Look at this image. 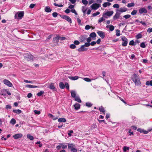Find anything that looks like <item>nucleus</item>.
<instances>
[{
	"instance_id": "f257e3e1",
	"label": "nucleus",
	"mask_w": 152,
	"mask_h": 152,
	"mask_svg": "<svg viewBox=\"0 0 152 152\" xmlns=\"http://www.w3.org/2000/svg\"><path fill=\"white\" fill-rule=\"evenodd\" d=\"M132 80L136 86L139 85L141 84L140 79L136 74H134L133 75Z\"/></svg>"
},
{
	"instance_id": "f03ea898",
	"label": "nucleus",
	"mask_w": 152,
	"mask_h": 152,
	"mask_svg": "<svg viewBox=\"0 0 152 152\" xmlns=\"http://www.w3.org/2000/svg\"><path fill=\"white\" fill-rule=\"evenodd\" d=\"M24 15V12H19L15 14V18L21 19L23 16Z\"/></svg>"
},
{
	"instance_id": "7ed1b4c3",
	"label": "nucleus",
	"mask_w": 152,
	"mask_h": 152,
	"mask_svg": "<svg viewBox=\"0 0 152 152\" xmlns=\"http://www.w3.org/2000/svg\"><path fill=\"white\" fill-rule=\"evenodd\" d=\"M113 13L114 12L113 11H107L103 13L102 16L104 17L107 18L106 16L110 17L113 15Z\"/></svg>"
},
{
	"instance_id": "20e7f679",
	"label": "nucleus",
	"mask_w": 152,
	"mask_h": 152,
	"mask_svg": "<svg viewBox=\"0 0 152 152\" xmlns=\"http://www.w3.org/2000/svg\"><path fill=\"white\" fill-rule=\"evenodd\" d=\"M121 40L123 41L122 45L124 47L126 46L128 43L127 39L124 36H123L121 37Z\"/></svg>"
},
{
	"instance_id": "39448f33",
	"label": "nucleus",
	"mask_w": 152,
	"mask_h": 152,
	"mask_svg": "<svg viewBox=\"0 0 152 152\" xmlns=\"http://www.w3.org/2000/svg\"><path fill=\"white\" fill-rule=\"evenodd\" d=\"M4 84L7 85L9 87H11L12 86V84L8 80L5 79L3 80Z\"/></svg>"
},
{
	"instance_id": "423d86ee",
	"label": "nucleus",
	"mask_w": 152,
	"mask_h": 152,
	"mask_svg": "<svg viewBox=\"0 0 152 152\" xmlns=\"http://www.w3.org/2000/svg\"><path fill=\"white\" fill-rule=\"evenodd\" d=\"M116 10L119 13H121L126 11L127 10V9L125 7H122L120 8L119 9H117Z\"/></svg>"
},
{
	"instance_id": "0eeeda50",
	"label": "nucleus",
	"mask_w": 152,
	"mask_h": 152,
	"mask_svg": "<svg viewBox=\"0 0 152 152\" xmlns=\"http://www.w3.org/2000/svg\"><path fill=\"white\" fill-rule=\"evenodd\" d=\"M100 7V4L95 3L91 6V7L92 9L97 10Z\"/></svg>"
},
{
	"instance_id": "6e6552de",
	"label": "nucleus",
	"mask_w": 152,
	"mask_h": 152,
	"mask_svg": "<svg viewBox=\"0 0 152 152\" xmlns=\"http://www.w3.org/2000/svg\"><path fill=\"white\" fill-rule=\"evenodd\" d=\"M139 12L140 14L146 13L147 12V10L145 7H142L139 9Z\"/></svg>"
},
{
	"instance_id": "1a4fd4ad",
	"label": "nucleus",
	"mask_w": 152,
	"mask_h": 152,
	"mask_svg": "<svg viewBox=\"0 0 152 152\" xmlns=\"http://www.w3.org/2000/svg\"><path fill=\"white\" fill-rule=\"evenodd\" d=\"M61 18L68 21L69 23L72 22L71 19L67 15H63L61 16Z\"/></svg>"
},
{
	"instance_id": "9d476101",
	"label": "nucleus",
	"mask_w": 152,
	"mask_h": 152,
	"mask_svg": "<svg viewBox=\"0 0 152 152\" xmlns=\"http://www.w3.org/2000/svg\"><path fill=\"white\" fill-rule=\"evenodd\" d=\"M121 15V13H119L117 10H116V13L113 17V19L114 20H116L118 19Z\"/></svg>"
},
{
	"instance_id": "9b49d317",
	"label": "nucleus",
	"mask_w": 152,
	"mask_h": 152,
	"mask_svg": "<svg viewBox=\"0 0 152 152\" xmlns=\"http://www.w3.org/2000/svg\"><path fill=\"white\" fill-rule=\"evenodd\" d=\"M151 130H149L147 131L144 129L139 128L137 129V131L141 133H143L144 134H147L148 133V132H150Z\"/></svg>"
},
{
	"instance_id": "f8f14e48",
	"label": "nucleus",
	"mask_w": 152,
	"mask_h": 152,
	"mask_svg": "<svg viewBox=\"0 0 152 152\" xmlns=\"http://www.w3.org/2000/svg\"><path fill=\"white\" fill-rule=\"evenodd\" d=\"M87 50V49L85 48L84 45H82L81 47L77 49L79 52H83Z\"/></svg>"
},
{
	"instance_id": "ddd939ff",
	"label": "nucleus",
	"mask_w": 152,
	"mask_h": 152,
	"mask_svg": "<svg viewBox=\"0 0 152 152\" xmlns=\"http://www.w3.org/2000/svg\"><path fill=\"white\" fill-rule=\"evenodd\" d=\"M97 34L101 37L102 39L104 38L105 37V34L104 32L102 31H99L97 32Z\"/></svg>"
},
{
	"instance_id": "4468645a",
	"label": "nucleus",
	"mask_w": 152,
	"mask_h": 152,
	"mask_svg": "<svg viewBox=\"0 0 152 152\" xmlns=\"http://www.w3.org/2000/svg\"><path fill=\"white\" fill-rule=\"evenodd\" d=\"M23 136L22 134L21 133H19L15 134L13 136V137L15 139H17L21 138Z\"/></svg>"
},
{
	"instance_id": "2eb2a0df",
	"label": "nucleus",
	"mask_w": 152,
	"mask_h": 152,
	"mask_svg": "<svg viewBox=\"0 0 152 152\" xmlns=\"http://www.w3.org/2000/svg\"><path fill=\"white\" fill-rule=\"evenodd\" d=\"M106 28H109L111 31H113L114 29V26L111 25H107L106 26Z\"/></svg>"
},
{
	"instance_id": "dca6fc26",
	"label": "nucleus",
	"mask_w": 152,
	"mask_h": 152,
	"mask_svg": "<svg viewBox=\"0 0 152 152\" xmlns=\"http://www.w3.org/2000/svg\"><path fill=\"white\" fill-rule=\"evenodd\" d=\"M67 145L68 148L71 149L72 148H74L75 147V145L73 143H68Z\"/></svg>"
},
{
	"instance_id": "f3484780",
	"label": "nucleus",
	"mask_w": 152,
	"mask_h": 152,
	"mask_svg": "<svg viewBox=\"0 0 152 152\" xmlns=\"http://www.w3.org/2000/svg\"><path fill=\"white\" fill-rule=\"evenodd\" d=\"M74 107L75 110H78L80 108V104L79 103H76L74 105Z\"/></svg>"
},
{
	"instance_id": "a211bd4d",
	"label": "nucleus",
	"mask_w": 152,
	"mask_h": 152,
	"mask_svg": "<svg viewBox=\"0 0 152 152\" xmlns=\"http://www.w3.org/2000/svg\"><path fill=\"white\" fill-rule=\"evenodd\" d=\"M75 100L79 103L81 102V100L80 99L79 96L78 95H77L75 97Z\"/></svg>"
},
{
	"instance_id": "6ab92c4d",
	"label": "nucleus",
	"mask_w": 152,
	"mask_h": 152,
	"mask_svg": "<svg viewBox=\"0 0 152 152\" xmlns=\"http://www.w3.org/2000/svg\"><path fill=\"white\" fill-rule=\"evenodd\" d=\"M71 96H72V97L73 98H74L75 97V96H77L76 92L74 90L71 91Z\"/></svg>"
},
{
	"instance_id": "aec40b11",
	"label": "nucleus",
	"mask_w": 152,
	"mask_h": 152,
	"mask_svg": "<svg viewBox=\"0 0 152 152\" xmlns=\"http://www.w3.org/2000/svg\"><path fill=\"white\" fill-rule=\"evenodd\" d=\"M68 77L71 80H76L78 79L79 77L77 76H75V77L69 76Z\"/></svg>"
},
{
	"instance_id": "412c9836",
	"label": "nucleus",
	"mask_w": 152,
	"mask_h": 152,
	"mask_svg": "<svg viewBox=\"0 0 152 152\" xmlns=\"http://www.w3.org/2000/svg\"><path fill=\"white\" fill-rule=\"evenodd\" d=\"M59 40V36H57L56 37L53 38V41L55 43H57L58 42Z\"/></svg>"
},
{
	"instance_id": "4be33fe9",
	"label": "nucleus",
	"mask_w": 152,
	"mask_h": 152,
	"mask_svg": "<svg viewBox=\"0 0 152 152\" xmlns=\"http://www.w3.org/2000/svg\"><path fill=\"white\" fill-rule=\"evenodd\" d=\"M99 110L102 113H102L104 114H105V111L104 110V109L102 106L100 107H99Z\"/></svg>"
},
{
	"instance_id": "5701e85b",
	"label": "nucleus",
	"mask_w": 152,
	"mask_h": 152,
	"mask_svg": "<svg viewBox=\"0 0 152 152\" xmlns=\"http://www.w3.org/2000/svg\"><path fill=\"white\" fill-rule=\"evenodd\" d=\"M45 10L46 12H51L52 10L50 8V7L47 6L45 7Z\"/></svg>"
},
{
	"instance_id": "b1692460",
	"label": "nucleus",
	"mask_w": 152,
	"mask_h": 152,
	"mask_svg": "<svg viewBox=\"0 0 152 152\" xmlns=\"http://www.w3.org/2000/svg\"><path fill=\"white\" fill-rule=\"evenodd\" d=\"M58 121L59 122H66V119L63 118H58Z\"/></svg>"
},
{
	"instance_id": "393cba45",
	"label": "nucleus",
	"mask_w": 152,
	"mask_h": 152,
	"mask_svg": "<svg viewBox=\"0 0 152 152\" xmlns=\"http://www.w3.org/2000/svg\"><path fill=\"white\" fill-rule=\"evenodd\" d=\"M111 3L109 2L104 3L102 5L104 7H106L107 6H109L111 5Z\"/></svg>"
},
{
	"instance_id": "a878e982",
	"label": "nucleus",
	"mask_w": 152,
	"mask_h": 152,
	"mask_svg": "<svg viewBox=\"0 0 152 152\" xmlns=\"http://www.w3.org/2000/svg\"><path fill=\"white\" fill-rule=\"evenodd\" d=\"M13 111L14 113H16L17 114H19L21 113V111L19 109H18L17 110H13Z\"/></svg>"
},
{
	"instance_id": "bb28decb",
	"label": "nucleus",
	"mask_w": 152,
	"mask_h": 152,
	"mask_svg": "<svg viewBox=\"0 0 152 152\" xmlns=\"http://www.w3.org/2000/svg\"><path fill=\"white\" fill-rule=\"evenodd\" d=\"M49 88L52 90H54L55 88V87L54 86V84L53 83H51L49 85Z\"/></svg>"
},
{
	"instance_id": "cd10ccee",
	"label": "nucleus",
	"mask_w": 152,
	"mask_h": 152,
	"mask_svg": "<svg viewBox=\"0 0 152 152\" xmlns=\"http://www.w3.org/2000/svg\"><path fill=\"white\" fill-rule=\"evenodd\" d=\"M59 86L61 89H64L65 88V85L63 82H60L59 84Z\"/></svg>"
},
{
	"instance_id": "c85d7f7f",
	"label": "nucleus",
	"mask_w": 152,
	"mask_h": 152,
	"mask_svg": "<svg viewBox=\"0 0 152 152\" xmlns=\"http://www.w3.org/2000/svg\"><path fill=\"white\" fill-rule=\"evenodd\" d=\"M145 84L147 86H152V80L150 81H147L145 83Z\"/></svg>"
},
{
	"instance_id": "c756f323",
	"label": "nucleus",
	"mask_w": 152,
	"mask_h": 152,
	"mask_svg": "<svg viewBox=\"0 0 152 152\" xmlns=\"http://www.w3.org/2000/svg\"><path fill=\"white\" fill-rule=\"evenodd\" d=\"M142 37V35L141 33H139L136 36V38L137 39L140 38Z\"/></svg>"
},
{
	"instance_id": "7c9ffc66",
	"label": "nucleus",
	"mask_w": 152,
	"mask_h": 152,
	"mask_svg": "<svg viewBox=\"0 0 152 152\" xmlns=\"http://www.w3.org/2000/svg\"><path fill=\"white\" fill-rule=\"evenodd\" d=\"M16 122V121L15 120L14 118H12L10 121V124H12L14 125L15 124Z\"/></svg>"
},
{
	"instance_id": "2f4dec72",
	"label": "nucleus",
	"mask_w": 152,
	"mask_h": 152,
	"mask_svg": "<svg viewBox=\"0 0 152 152\" xmlns=\"http://www.w3.org/2000/svg\"><path fill=\"white\" fill-rule=\"evenodd\" d=\"M96 34L95 32H92L91 33L90 35V36L91 38H94L96 37Z\"/></svg>"
},
{
	"instance_id": "473e14b6",
	"label": "nucleus",
	"mask_w": 152,
	"mask_h": 152,
	"mask_svg": "<svg viewBox=\"0 0 152 152\" xmlns=\"http://www.w3.org/2000/svg\"><path fill=\"white\" fill-rule=\"evenodd\" d=\"M135 5V4L134 3H129L127 4V6L129 8L131 7H134Z\"/></svg>"
},
{
	"instance_id": "72a5a7b5",
	"label": "nucleus",
	"mask_w": 152,
	"mask_h": 152,
	"mask_svg": "<svg viewBox=\"0 0 152 152\" xmlns=\"http://www.w3.org/2000/svg\"><path fill=\"white\" fill-rule=\"evenodd\" d=\"M44 92L43 91H41L40 92H38L37 94V95L39 96H41L44 93Z\"/></svg>"
},
{
	"instance_id": "f704fd0d",
	"label": "nucleus",
	"mask_w": 152,
	"mask_h": 152,
	"mask_svg": "<svg viewBox=\"0 0 152 152\" xmlns=\"http://www.w3.org/2000/svg\"><path fill=\"white\" fill-rule=\"evenodd\" d=\"M27 138H29L30 140H32L34 139L33 137L30 134H27Z\"/></svg>"
},
{
	"instance_id": "c9c22d12",
	"label": "nucleus",
	"mask_w": 152,
	"mask_h": 152,
	"mask_svg": "<svg viewBox=\"0 0 152 152\" xmlns=\"http://www.w3.org/2000/svg\"><path fill=\"white\" fill-rule=\"evenodd\" d=\"M100 12L97 11L96 12L94 13L92 15V17H95L100 14Z\"/></svg>"
},
{
	"instance_id": "e433bc0d",
	"label": "nucleus",
	"mask_w": 152,
	"mask_h": 152,
	"mask_svg": "<svg viewBox=\"0 0 152 152\" xmlns=\"http://www.w3.org/2000/svg\"><path fill=\"white\" fill-rule=\"evenodd\" d=\"M129 148L126 146H124L123 148V151L124 152H126L127 151L129 150Z\"/></svg>"
},
{
	"instance_id": "4c0bfd02",
	"label": "nucleus",
	"mask_w": 152,
	"mask_h": 152,
	"mask_svg": "<svg viewBox=\"0 0 152 152\" xmlns=\"http://www.w3.org/2000/svg\"><path fill=\"white\" fill-rule=\"evenodd\" d=\"M87 9L85 6H83L82 8V11L84 14L86 13Z\"/></svg>"
},
{
	"instance_id": "58836bf2",
	"label": "nucleus",
	"mask_w": 152,
	"mask_h": 152,
	"mask_svg": "<svg viewBox=\"0 0 152 152\" xmlns=\"http://www.w3.org/2000/svg\"><path fill=\"white\" fill-rule=\"evenodd\" d=\"M82 78L85 81H86V82H90L91 81V80L88 78H87V77H85V78Z\"/></svg>"
},
{
	"instance_id": "ea45409f",
	"label": "nucleus",
	"mask_w": 152,
	"mask_h": 152,
	"mask_svg": "<svg viewBox=\"0 0 152 152\" xmlns=\"http://www.w3.org/2000/svg\"><path fill=\"white\" fill-rule=\"evenodd\" d=\"M137 12V10H134L131 12V14L132 15H136Z\"/></svg>"
},
{
	"instance_id": "a19ab883",
	"label": "nucleus",
	"mask_w": 152,
	"mask_h": 152,
	"mask_svg": "<svg viewBox=\"0 0 152 152\" xmlns=\"http://www.w3.org/2000/svg\"><path fill=\"white\" fill-rule=\"evenodd\" d=\"M140 47L142 48H144L146 47L145 43L144 42L141 43L140 44Z\"/></svg>"
},
{
	"instance_id": "79ce46f5",
	"label": "nucleus",
	"mask_w": 152,
	"mask_h": 152,
	"mask_svg": "<svg viewBox=\"0 0 152 152\" xmlns=\"http://www.w3.org/2000/svg\"><path fill=\"white\" fill-rule=\"evenodd\" d=\"M104 20H105V19L103 18V17H102V18H100L99 19L98 21V23H101L102 21H104Z\"/></svg>"
},
{
	"instance_id": "37998d69",
	"label": "nucleus",
	"mask_w": 152,
	"mask_h": 152,
	"mask_svg": "<svg viewBox=\"0 0 152 152\" xmlns=\"http://www.w3.org/2000/svg\"><path fill=\"white\" fill-rule=\"evenodd\" d=\"M131 17V16L130 15L127 14L124 15L123 16V17L125 19H127L130 18Z\"/></svg>"
},
{
	"instance_id": "c03bdc74",
	"label": "nucleus",
	"mask_w": 152,
	"mask_h": 152,
	"mask_svg": "<svg viewBox=\"0 0 152 152\" xmlns=\"http://www.w3.org/2000/svg\"><path fill=\"white\" fill-rule=\"evenodd\" d=\"M113 7L114 8L118 9L119 8L120 6L119 4H115L113 5Z\"/></svg>"
},
{
	"instance_id": "a18cd8bd",
	"label": "nucleus",
	"mask_w": 152,
	"mask_h": 152,
	"mask_svg": "<svg viewBox=\"0 0 152 152\" xmlns=\"http://www.w3.org/2000/svg\"><path fill=\"white\" fill-rule=\"evenodd\" d=\"M69 47L70 48L72 49H75L76 48V46L74 44H71Z\"/></svg>"
},
{
	"instance_id": "49530a36",
	"label": "nucleus",
	"mask_w": 152,
	"mask_h": 152,
	"mask_svg": "<svg viewBox=\"0 0 152 152\" xmlns=\"http://www.w3.org/2000/svg\"><path fill=\"white\" fill-rule=\"evenodd\" d=\"M61 144L62 145H61V147L62 148L65 149L67 148V146L66 145L63 143H61Z\"/></svg>"
},
{
	"instance_id": "de8ad7c7",
	"label": "nucleus",
	"mask_w": 152,
	"mask_h": 152,
	"mask_svg": "<svg viewBox=\"0 0 152 152\" xmlns=\"http://www.w3.org/2000/svg\"><path fill=\"white\" fill-rule=\"evenodd\" d=\"M34 112L35 114L38 115L40 114L41 113L40 111L38 110H34Z\"/></svg>"
},
{
	"instance_id": "09e8293b",
	"label": "nucleus",
	"mask_w": 152,
	"mask_h": 152,
	"mask_svg": "<svg viewBox=\"0 0 152 152\" xmlns=\"http://www.w3.org/2000/svg\"><path fill=\"white\" fill-rule=\"evenodd\" d=\"M70 11L74 13L75 15H77V13L76 12L75 10L74 9H73L71 10Z\"/></svg>"
},
{
	"instance_id": "8fccbe9b",
	"label": "nucleus",
	"mask_w": 152,
	"mask_h": 152,
	"mask_svg": "<svg viewBox=\"0 0 152 152\" xmlns=\"http://www.w3.org/2000/svg\"><path fill=\"white\" fill-rule=\"evenodd\" d=\"M82 2L83 4L85 5H86L88 4V1L86 0H82Z\"/></svg>"
},
{
	"instance_id": "3c124183",
	"label": "nucleus",
	"mask_w": 152,
	"mask_h": 152,
	"mask_svg": "<svg viewBox=\"0 0 152 152\" xmlns=\"http://www.w3.org/2000/svg\"><path fill=\"white\" fill-rule=\"evenodd\" d=\"M92 105V104L90 102H86V106L88 107H91Z\"/></svg>"
},
{
	"instance_id": "603ef678",
	"label": "nucleus",
	"mask_w": 152,
	"mask_h": 152,
	"mask_svg": "<svg viewBox=\"0 0 152 152\" xmlns=\"http://www.w3.org/2000/svg\"><path fill=\"white\" fill-rule=\"evenodd\" d=\"M73 133V131L72 130H70L68 134L69 135V136L70 137L72 136L71 134Z\"/></svg>"
},
{
	"instance_id": "864d4df0",
	"label": "nucleus",
	"mask_w": 152,
	"mask_h": 152,
	"mask_svg": "<svg viewBox=\"0 0 152 152\" xmlns=\"http://www.w3.org/2000/svg\"><path fill=\"white\" fill-rule=\"evenodd\" d=\"M26 87L27 88H33V85H26Z\"/></svg>"
},
{
	"instance_id": "5fc2aeb1",
	"label": "nucleus",
	"mask_w": 152,
	"mask_h": 152,
	"mask_svg": "<svg viewBox=\"0 0 152 152\" xmlns=\"http://www.w3.org/2000/svg\"><path fill=\"white\" fill-rule=\"evenodd\" d=\"M84 45V46L88 47L90 45V43L88 42H86L85 44L84 45Z\"/></svg>"
},
{
	"instance_id": "6e6d98bb",
	"label": "nucleus",
	"mask_w": 152,
	"mask_h": 152,
	"mask_svg": "<svg viewBox=\"0 0 152 152\" xmlns=\"http://www.w3.org/2000/svg\"><path fill=\"white\" fill-rule=\"evenodd\" d=\"M66 86V88L68 90H69V86L68 84L67 83H66L65 84V86Z\"/></svg>"
},
{
	"instance_id": "4d7b16f0",
	"label": "nucleus",
	"mask_w": 152,
	"mask_h": 152,
	"mask_svg": "<svg viewBox=\"0 0 152 152\" xmlns=\"http://www.w3.org/2000/svg\"><path fill=\"white\" fill-rule=\"evenodd\" d=\"M74 43L75 45H78L79 44L80 42L78 40H75L74 41Z\"/></svg>"
},
{
	"instance_id": "13d9d810",
	"label": "nucleus",
	"mask_w": 152,
	"mask_h": 152,
	"mask_svg": "<svg viewBox=\"0 0 152 152\" xmlns=\"http://www.w3.org/2000/svg\"><path fill=\"white\" fill-rule=\"evenodd\" d=\"M53 16L54 17L56 18L58 15V13L56 12H54L52 14Z\"/></svg>"
},
{
	"instance_id": "bf43d9fd",
	"label": "nucleus",
	"mask_w": 152,
	"mask_h": 152,
	"mask_svg": "<svg viewBox=\"0 0 152 152\" xmlns=\"http://www.w3.org/2000/svg\"><path fill=\"white\" fill-rule=\"evenodd\" d=\"M59 39L61 40H63L66 39V38L64 37H60L59 36Z\"/></svg>"
},
{
	"instance_id": "052dcab7",
	"label": "nucleus",
	"mask_w": 152,
	"mask_h": 152,
	"mask_svg": "<svg viewBox=\"0 0 152 152\" xmlns=\"http://www.w3.org/2000/svg\"><path fill=\"white\" fill-rule=\"evenodd\" d=\"M54 5L56 6H57V7H62L63 6V5L62 4L59 5V4H56V3H54Z\"/></svg>"
},
{
	"instance_id": "680f3d73",
	"label": "nucleus",
	"mask_w": 152,
	"mask_h": 152,
	"mask_svg": "<svg viewBox=\"0 0 152 152\" xmlns=\"http://www.w3.org/2000/svg\"><path fill=\"white\" fill-rule=\"evenodd\" d=\"M62 145L61 144V143H59V145L57 146V147H56V148L58 149V150H59L60 149V148H61V145Z\"/></svg>"
},
{
	"instance_id": "e2e57ef3",
	"label": "nucleus",
	"mask_w": 152,
	"mask_h": 152,
	"mask_svg": "<svg viewBox=\"0 0 152 152\" xmlns=\"http://www.w3.org/2000/svg\"><path fill=\"white\" fill-rule=\"evenodd\" d=\"M147 31L149 33H150L151 32H152V28H149L148 29V30H147Z\"/></svg>"
},
{
	"instance_id": "0e129e2a",
	"label": "nucleus",
	"mask_w": 152,
	"mask_h": 152,
	"mask_svg": "<svg viewBox=\"0 0 152 152\" xmlns=\"http://www.w3.org/2000/svg\"><path fill=\"white\" fill-rule=\"evenodd\" d=\"M90 28V26L89 25H87L85 27V29L86 30H88Z\"/></svg>"
},
{
	"instance_id": "69168bd1",
	"label": "nucleus",
	"mask_w": 152,
	"mask_h": 152,
	"mask_svg": "<svg viewBox=\"0 0 152 152\" xmlns=\"http://www.w3.org/2000/svg\"><path fill=\"white\" fill-rule=\"evenodd\" d=\"M77 22L79 25H81V21L79 18H77Z\"/></svg>"
},
{
	"instance_id": "338daca9",
	"label": "nucleus",
	"mask_w": 152,
	"mask_h": 152,
	"mask_svg": "<svg viewBox=\"0 0 152 152\" xmlns=\"http://www.w3.org/2000/svg\"><path fill=\"white\" fill-rule=\"evenodd\" d=\"M116 31L117 33L116 34V35L118 36H119L120 35V31L118 30H117Z\"/></svg>"
},
{
	"instance_id": "774afa93",
	"label": "nucleus",
	"mask_w": 152,
	"mask_h": 152,
	"mask_svg": "<svg viewBox=\"0 0 152 152\" xmlns=\"http://www.w3.org/2000/svg\"><path fill=\"white\" fill-rule=\"evenodd\" d=\"M96 44V42L95 41H93L90 43V45L92 46H94Z\"/></svg>"
}]
</instances>
